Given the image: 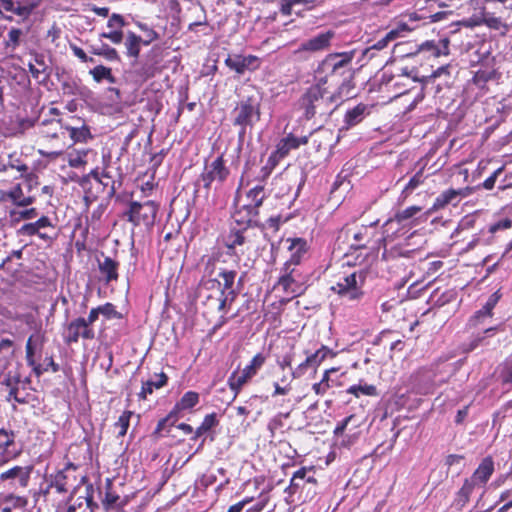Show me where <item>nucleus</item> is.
I'll list each match as a JSON object with an SVG mask.
<instances>
[{
    "instance_id": "nucleus-1",
    "label": "nucleus",
    "mask_w": 512,
    "mask_h": 512,
    "mask_svg": "<svg viewBox=\"0 0 512 512\" xmlns=\"http://www.w3.org/2000/svg\"><path fill=\"white\" fill-rule=\"evenodd\" d=\"M38 143L41 146L38 149L41 156L49 159L61 156L67 147L66 134L61 120L44 119L38 127Z\"/></svg>"
},
{
    "instance_id": "nucleus-2",
    "label": "nucleus",
    "mask_w": 512,
    "mask_h": 512,
    "mask_svg": "<svg viewBox=\"0 0 512 512\" xmlns=\"http://www.w3.org/2000/svg\"><path fill=\"white\" fill-rule=\"evenodd\" d=\"M262 99L258 94L242 97L231 110L232 125L238 128V137L244 138L248 130H252L261 119Z\"/></svg>"
},
{
    "instance_id": "nucleus-3",
    "label": "nucleus",
    "mask_w": 512,
    "mask_h": 512,
    "mask_svg": "<svg viewBox=\"0 0 512 512\" xmlns=\"http://www.w3.org/2000/svg\"><path fill=\"white\" fill-rule=\"evenodd\" d=\"M19 180L8 189L0 190V200L14 207L32 206L37 199L40 178L35 172H30L21 174Z\"/></svg>"
},
{
    "instance_id": "nucleus-4",
    "label": "nucleus",
    "mask_w": 512,
    "mask_h": 512,
    "mask_svg": "<svg viewBox=\"0 0 512 512\" xmlns=\"http://www.w3.org/2000/svg\"><path fill=\"white\" fill-rule=\"evenodd\" d=\"M367 274L368 272L364 269L354 270L350 273L344 272L337 277L330 290L342 300L359 303L366 295L364 286Z\"/></svg>"
},
{
    "instance_id": "nucleus-5",
    "label": "nucleus",
    "mask_w": 512,
    "mask_h": 512,
    "mask_svg": "<svg viewBox=\"0 0 512 512\" xmlns=\"http://www.w3.org/2000/svg\"><path fill=\"white\" fill-rule=\"evenodd\" d=\"M115 183V179L106 170L100 173L98 168L92 169L78 180V184L85 193L84 201L87 206L95 201L100 194H104L108 198L113 197L117 190Z\"/></svg>"
},
{
    "instance_id": "nucleus-6",
    "label": "nucleus",
    "mask_w": 512,
    "mask_h": 512,
    "mask_svg": "<svg viewBox=\"0 0 512 512\" xmlns=\"http://www.w3.org/2000/svg\"><path fill=\"white\" fill-rule=\"evenodd\" d=\"M406 233L404 225L399 223L393 217L389 218L382 225L381 236L378 237V244L383 248L382 258L385 260L395 259L397 257H409L413 252L412 249H407V244L393 245V242Z\"/></svg>"
},
{
    "instance_id": "nucleus-7",
    "label": "nucleus",
    "mask_w": 512,
    "mask_h": 512,
    "mask_svg": "<svg viewBox=\"0 0 512 512\" xmlns=\"http://www.w3.org/2000/svg\"><path fill=\"white\" fill-rule=\"evenodd\" d=\"M333 95H326L318 87H309L298 100V108L306 120L329 115L336 108Z\"/></svg>"
},
{
    "instance_id": "nucleus-8",
    "label": "nucleus",
    "mask_w": 512,
    "mask_h": 512,
    "mask_svg": "<svg viewBox=\"0 0 512 512\" xmlns=\"http://www.w3.org/2000/svg\"><path fill=\"white\" fill-rule=\"evenodd\" d=\"M159 207V203L153 200L144 202L131 200L127 209L123 212L122 218L133 226H144L150 229L155 223Z\"/></svg>"
},
{
    "instance_id": "nucleus-9",
    "label": "nucleus",
    "mask_w": 512,
    "mask_h": 512,
    "mask_svg": "<svg viewBox=\"0 0 512 512\" xmlns=\"http://www.w3.org/2000/svg\"><path fill=\"white\" fill-rule=\"evenodd\" d=\"M485 2L500 3L502 7L499 15L495 12L483 10L480 24L498 32L500 36H506L512 28V0H484Z\"/></svg>"
},
{
    "instance_id": "nucleus-10",
    "label": "nucleus",
    "mask_w": 512,
    "mask_h": 512,
    "mask_svg": "<svg viewBox=\"0 0 512 512\" xmlns=\"http://www.w3.org/2000/svg\"><path fill=\"white\" fill-rule=\"evenodd\" d=\"M18 234L26 237L37 236L44 243L51 244L57 237V220L48 215H40L35 221L27 222L18 229Z\"/></svg>"
},
{
    "instance_id": "nucleus-11",
    "label": "nucleus",
    "mask_w": 512,
    "mask_h": 512,
    "mask_svg": "<svg viewBox=\"0 0 512 512\" xmlns=\"http://www.w3.org/2000/svg\"><path fill=\"white\" fill-rule=\"evenodd\" d=\"M268 356L259 352L253 356L249 364H247L241 372L234 371L228 378V386L235 396H237L243 386L247 384L254 376L257 375L259 370L264 366Z\"/></svg>"
},
{
    "instance_id": "nucleus-12",
    "label": "nucleus",
    "mask_w": 512,
    "mask_h": 512,
    "mask_svg": "<svg viewBox=\"0 0 512 512\" xmlns=\"http://www.w3.org/2000/svg\"><path fill=\"white\" fill-rule=\"evenodd\" d=\"M352 59L353 52L329 54L318 67L320 68V73H325L326 77L338 85L341 78L347 74L348 65Z\"/></svg>"
},
{
    "instance_id": "nucleus-13",
    "label": "nucleus",
    "mask_w": 512,
    "mask_h": 512,
    "mask_svg": "<svg viewBox=\"0 0 512 512\" xmlns=\"http://www.w3.org/2000/svg\"><path fill=\"white\" fill-rule=\"evenodd\" d=\"M230 176V169L226 165L224 154H220L209 164H206L203 172L200 174L196 186L199 183L203 184V188L209 192L212 184L216 182L222 185Z\"/></svg>"
},
{
    "instance_id": "nucleus-14",
    "label": "nucleus",
    "mask_w": 512,
    "mask_h": 512,
    "mask_svg": "<svg viewBox=\"0 0 512 512\" xmlns=\"http://www.w3.org/2000/svg\"><path fill=\"white\" fill-rule=\"evenodd\" d=\"M37 5L35 0H0V17L8 21H13L14 16L26 20Z\"/></svg>"
},
{
    "instance_id": "nucleus-15",
    "label": "nucleus",
    "mask_w": 512,
    "mask_h": 512,
    "mask_svg": "<svg viewBox=\"0 0 512 512\" xmlns=\"http://www.w3.org/2000/svg\"><path fill=\"white\" fill-rule=\"evenodd\" d=\"M62 336L65 344L71 345L78 343L80 339L91 341L96 334L94 328L84 321V317H77L65 325Z\"/></svg>"
},
{
    "instance_id": "nucleus-16",
    "label": "nucleus",
    "mask_w": 512,
    "mask_h": 512,
    "mask_svg": "<svg viewBox=\"0 0 512 512\" xmlns=\"http://www.w3.org/2000/svg\"><path fill=\"white\" fill-rule=\"evenodd\" d=\"M363 420L356 414H351L340 421L333 433L336 437H342V445H351L359 438Z\"/></svg>"
},
{
    "instance_id": "nucleus-17",
    "label": "nucleus",
    "mask_w": 512,
    "mask_h": 512,
    "mask_svg": "<svg viewBox=\"0 0 512 512\" xmlns=\"http://www.w3.org/2000/svg\"><path fill=\"white\" fill-rule=\"evenodd\" d=\"M22 454V448L16 442V432L0 428V469Z\"/></svg>"
},
{
    "instance_id": "nucleus-18",
    "label": "nucleus",
    "mask_w": 512,
    "mask_h": 512,
    "mask_svg": "<svg viewBox=\"0 0 512 512\" xmlns=\"http://www.w3.org/2000/svg\"><path fill=\"white\" fill-rule=\"evenodd\" d=\"M221 283L217 279L202 280L197 288V296L205 299L206 303L213 301L218 310L225 308L228 295L220 288Z\"/></svg>"
},
{
    "instance_id": "nucleus-19",
    "label": "nucleus",
    "mask_w": 512,
    "mask_h": 512,
    "mask_svg": "<svg viewBox=\"0 0 512 512\" xmlns=\"http://www.w3.org/2000/svg\"><path fill=\"white\" fill-rule=\"evenodd\" d=\"M502 73L497 66L495 58L481 61L479 68L474 72L472 83L480 89H486L488 82H498Z\"/></svg>"
},
{
    "instance_id": "nucleus-20",
    "label": "nucleus",
    "mask_w": 512,
    "mask_h": 512,
    "mask_svg": "<svg viewBox=\"0 0 512 512\" xmlns=\"http://www.w3.org/2000/svg\"><path fill=\"white\" fill-rule=\"evenodd\" d=\"M31 466L15 465L0 473V485L3 487L26 488L29 484Z\"/></svg>"
},
{
    "instance_id": "nucleus-21",
    "label": "nucleus",
    "mask_w": 512,
    "mask_h": 512,
    "mask_svg": "<svg viewBox=\"0 0 512 512\" xmlns=\"http://www.w3.org/2000/svg\"><path fill=\"white\" fill-rule=\"evenodd\" d=\"M65 460L68 467H73L77 471L80 467L91 460V446L89 441L84 438L79 442L69 445Z\"/></svg>"
},
{
    "instance_id": "nucleus-22",
    "label": "nucleus",
    "mask_w": 512,
    "mask_h": 512,
    "mask_svg": "<svg viewBox=\"0 0 512 512\" xmlns=\"http://www.w3.org/2000/svg\"><path fill=\"white\" fill-rule=\"evenodd\" d=\"M351 250L371 249L380 250L376 231V223L369 226L362 225L353 234V242L350 244Z\"/></svg>"
},
{
    "instance_id": "nucleus-23",
    "label": "nucleus",
    "mask_w": 512,
    "mask_h": 512,
    "mask_svg": "<svg viewBox=\"0 0 512 512\" xmlns=\"http://www.w3.org/2000/svg\"><path fill=\"white\" fill-rule=\"evenodd\" d=\"M225 65L238 76L258 70L262 64L261 59L255 55L229 54L224 61Z\"/></svg>"
},
{
    "instance_id": "nucleus-24",
    "label": "nucleus",
    "mask_w": 512,
    "mask_h": 512,
    "mask_svg": "<svg viewBox=\"0 0 512 512\" xmlns=\"http://www.w3.org/2000/svg\"><path fill=\"white\" fill-rule=\"evenodd\" d=\"M251 242V230L247 227H231L224 237V246L230 255L237 254L239 247L249 245Z\"/></svg>"
},
{
    "instance_id": "nucleus-25",
    "label": "nucleus",
    "mask_w": 512,
    "mask_h": 512,
    "mask_svg": "<svg viewBox=\"0 0 512 512\" xmlns=\"http://www.w3.org/2000/svg\"><path fill=\"white\" fill-rule=\"evenodd\" d=\"M281 287L284 293L292 294L293 296L298 295L299 285V273L296 267L284 264L280 271V276L274 285V289Z\"/></svg>"
},
{
    "instance_id": "nucleus-26",
    "label": "nucleus",
    "mask_w": 512,
    "mask_h": 512,
    "mask_svg": "<svg viewBox=\"0 0 512 512\" xmlns=\"http://www.w3.org/2000/svg\"><path fill=\"white\" fill-rule=\"evenodd\" d=\"M450 40L445 37L441 38L438 41L436 40H427L421 43L420 45L415 46V51L417 57L428 56V57H440L447 56L450 54Z\"/></svg>"
},
{
    "instance_id": "nucleus-27",
    "label": "nucleus",
    "mask_w": 512,
    "mask_h": 512,
    "mask_svg": "<svg viewBox=\"0 0 512 512\" xmlns=\"http://www.w3.org/2000/svg\"><path fill=\"white\" fill-rule=\"evenodd\" d=\"M307 143L308 136L296 137L293 133H289L278 141L275 150L270 155L280 163L291 150H296Z\"/></svg>"
},
{
    "instance_id": "nucleus-28",
    "label": "nucleus",
    "mask_w": 512,
    "mask_h": 512,
    "mask_svg": "<svg viewBox=\"0 0 512 512\" xmlns=\"http://www.w3.org/2000/svg\"><path fill=\"white\" fill-rule=\"evenodd\" d=\"M129 501L130 497L128 495L120 496L113 490L112 484L109 482L105 487V494L101 504L104 512H126L125 507Z\"/></svg>"
},
{
    "instance_id": "nucleus-29",
    "label": "nucleus",
    "mask_w": 512,
    "mask_h": 512,
    "mask_svg": "<svg viewBox=\"0 0 512 512\" xmlns=\"http://www.w3.org/2000/svg\"><path fill=\"white\" fill-rule=\"evenodd\" d=\"M473 191V188L465 187L461 189H447L440 193L434 200L432 210L444 209L447 205L452 204L457 206L461 198L469 196Z\"/></svg>"
},
{
    "instance_id": "nucleus-30",
    "label": "nucleus",
    "mask_w": 512,
    "mask_h": 512,
    "mask_svg": "<svg viewBox=\"0 0 512 512\" xmlns=\"http://www.w3.org/2000/svg\"><path fill=\"white\" fill-rule=\"evenodd\" d=\"M76 471L73 467H68L67 464L57 472L50 474V487H54L55 491L59 494H65L68 491V486L71 482L77 481Z\"/></svg>"
},
{
    "instance_id": "nucleus-31",
    "label": "nucleus",
    "mask_w": 512,
    "mask_h": 512,
    "mask_svg": "<svg viewBox=\"0 0 512 512\" xmlns=\"http://www.w3.org/2000/svg\"><path fill=\"white\" fill-rule=\"evenodd\" d=\"M409 76L410 73L407 72L406 68H403L402 74L399 75H388L387 72H384L381 78V85H383L387 91L393 92L394 97H399L408 91L403 80H407Z\"/></svg>"
},
{
    "instance_id": "nucleus-32",
    "label": "nucleus",
    "mask_w": 512,
    "mask_h": 512,
    "mask_svg": "<svg viewBox=\"0 0 512 512\" xmlns=\"http://www.w3.org/2000/svg\"><path fill=\"white\" fill-rule=\"evenodd\" d=\"M336 87L337 90L333 93V102L335 107H337L343 101L356 96L353 75L349 69L347 70V74L341 78L340 83Z\"/></svg>"
},
{
    "instance_id": "nucleus-33",
    "label": "nucleus",
    "mask_w": 512,
    "mask_h": 512,
    "mask_svg": "<svg viewBox=\"0 0 512 512\" xmlns=\"http://www.w3.org/2000/svg\"><path fill=\"white\" fill-rule=\"evenodd\" d=\"M22 383L20 374L17 371H8L4 375L2 385L8 390L7 400H14L19 404L27 403V399L20 393L19 385Z\"/></svg>"
},
{
    "instance_id": "nucleus-34",
    "label": "nucleus",
    "mask_w": 512,
    "mask_h": 512,
    "mask_svg": "<svg viewBox=\"0 0 512 512\" xmlns=\"http://www.w3.org/2000/svg\"><path fill=\"white\" fill-rule=\"evenodd\" d=\"M311 471H313V467H301L295 471L292 475L289 486L286 488V492L289 495H294L299 490L303 489L306 483L316 484L317 480L315 477L313 475H308Z\"/></svg>"
},
{
    "instance_id": "nucleus-35",
    "label": "nucleus",
    "mask_w": 512,
    "mask_h": 512,
    "mask_svg": "<svg viewBox=\"0 0 512 512\" xmlns=\"http://www.w3.org/2000/svg\"><path fill=\"white\" fill-rule=\"evenodd\" d=\"M125 24L126 23L122 15L113 13L107 22V27L110 28L111 31L103 32L100 36L110 40L113 44H120L123 41L124 33L122 29Z\"/></svg>"
},
{
    "instance_id": "nucleus-36",
    "label": "nucleus",
    "mask_w": 512,
    "mask_h": 512,
    "mask_svg": "<svg viewBox=\"0 0 512 512\" xmlns=\"http://www.w3.org/2000/svg\"><path fill=\"white\" fill-rule=\"evenodd\" d=\"M46 340V332L42 329L41 325L35 327V331L26 341L25 358H36V355L42 352Z\"/></svg>"
},
{
    "instance_id": "nucleus-37",
    "label": "nucleus",
    "mask_w": 512,
    "mask_h": 512,
    "mask_svg": "<svg viewBox=\"0 0 512 512\" xmlns=\"http://www.w3.org/2000/svg\"><path fill=\"white\" fill-rule=\"evenodd\" d=\"M495 471L494 460L491 456L482 459L472 476L469 478L476 486L486 485Z\"/></svg>"
},
{
    "instance_id": "nucleus-38",
    "label": "nucleus",
    "mask_w": 512,
    "mask_h": 512,
    "mask_svg": "<svg viewBox=\"0 0 512 512\" xmlns=\"http://www.w3.org/2000/svg\"><path fill=\"white\" fill-rule=\"evenodd\" d=\"M411 30L412 29L406 23H398V25L395 28L391 29L389 32H387L384 37L377 40L373 45L368 47L365 50V54H368L372 50H383L387 48L390 42L396 40L403 33L410 32Z\"/></svg>"
},
{
    "instance_id": "nucleus-39",
    "label": "nucleus",
    "mask_w": 512,
    "mask_h": 512,
    "mask_svg": "<svg viewBox=\"0 0 512 512\" xmlns=\"http://www.w3.org/2000/svg\"><path fill=\"white\" fill-rule=\"evenodd\" d=\"M259 211L248 204L239 206L235 205V211L232 214V218L236 223L237 227H247L249 229L250 224L255 221L258 217Z\"/></svg>"
},
{
    "instance_id": "nucleus-40",
    "label": "nucleus",
    "mask_w": 512,
    "mask_h": 512,
    "mask_svg": "<svg viewBox=\"0 0 512 512\" xmlns=\"http://www.w3.org/2000/svg\"><path fill=\"white\" fill-rule=\"evenodd\" d=\"M334 37L333 31H326L306 40L301 44V50L309 52H318L327 49Z\"/></svg>"
},
{
    "instance_id": "nucleus-41",
    "label": "nucleus",
    "mask_w": 512,
    "mask_h": 512,
    "mask_svg": "<svg viewBox=\"0 0 512 512\" xmlns=\"http://www.w3.org/2000/svg\"><path fill=\"white\" fill-rule=\"evenodd\" d=\"M287 242H290V245L288 246L290 258L284 264L297 267L307 252V242L303 238H289L287 239Z\"/></svg>"
},
{
    "instance_id": "nucleus-42",
    "label": "nucleus",
    "mask_w": 512,
    "mask_h": 512,
    "mask_svg": "<svg viewBox=\"0 0 512 512\" xmlns=\"http://www.w3.org/2000/svg\"><path fill=\"white\" fill-rule=\"evenodd\" d=\"M28 500L26 497L9 494L0 502L1 512H25Z\"/></svg>"
},
{
    "instance_id": "nucleus-43",
    "label": "nucleus",
    "mask_w": 512,
    "mask_h": 512,
    "mask_svg": "<svg viewBox=\"0 0 512 512\" xmlns=\"http://www.w3.org/2000/svg\"><path fill=\"white\" fill-rule=\"evenodd\" d=\"M199 393L187 391L170 411V416L178 417V413L194 408L199 403Z\"/></svg>"
},
{
    "instance_id": "nucleus-44",
    "label": "nucleus",
    "mask_w": 512,
    "mask_h": 512,
    "mask_svg": "<svg viewBox=\"0 0 512 512\" xmlns=\"http://www.w3.org/2000/svg\"><path fill=\"white\" fill-rule=\"evenodd\" d=\"M156 380H147L142 382L141 391L138 393L140 400H146L148 395H151L154 389H160L164 387L168 382V376L161 372L155 375Z\"/></svg>"
},
{
    "instance_id": "nucleus-45",
    "label": "nucleus",
    "mask_w": 512,
    "mask_h": 512,
    "mask_svg": "<svg viewBox=\"0 0 512 512\" xmlns=\"http://www.w3.org/2000/svg\"><path fill=\"white\" fill-rule=\"evenodd\" d=\"M290 300L291 298H281L269 304L265 309L264 319L274 324L280 323L284 307Z\"/></svg>"
},
{
    "instance_id": "nucleus-46",
    "label": "nucleus",
    "mask_w": 512,
    "mask_h": 512,
    "mask_svg": "<svg viewBox=\"0 0 512 512\" xmlns=\"http://www.w3.org/2000/svg\"><path fill=\"white\" fill-rule=\"evenodd\" d=\"M450 69H451L450 64H446V65H443V66L437 68L435 71H433V73L430 76L425 77V79H424L425 84H433L434 85L437 79L442 78L443 79L442 82L436 83V92H439L441 90L442 84L445 86H449V84L451 83Z\"/></svg>"
},
{
    "instance_id": "nucleus-47",
    "label": "nucleus",
    "mask_w": 512,
    "mask_h": 512,
    "mask_svg": "<svg viewBox=\"0 0 512 512\" xmlns=\"http://www.w3.org/2000/svg\"><path fill=\"white\" fill-rule=\"evenodd\" d=\"M118 269L119 262L111 257H105L103 261L99 262V271L104 276L106 283L118 280Z\"/></svg>"
},
{
    "instance_id": "nucleus-48",
    "label": "nucleus",
    "mask_w": 512,
    "mask_h": 512,
    "mask_svg": "<svg viewBox=\"0 0 512 512\" xmlns=\"http://www.w3.org/2000/svg\"><path fill=\"white\" fill-rule=\"evenodd\" d=\"M266 197L267 193L264 184H255L246 193V198L249 201L247 204L258 211Z\"/></svg>"
},
{
    "instance_id": "nucleus-49",
    "label": "nucleus",
    "mask_w": 512,
    "mask_h": 512,
    "mask_svg": "<svg viewBox=\"0 0 512 512\" xmlns=\"http://www.w3.org/2000/svg\"><path fill=\"white\" fill-rule=\"evenodd\" d=\"M126 54L132 58H138L141 51L142 37L135 34L132 31H128L126 34L125 42Z\"/></svg>"
},
{
    "instance_id": "nucleus-50",
    "label": "nucleus",
    "mask_w": 512,
    "mask_h": 512,
    "mask_svg": "<svg viewBox=\"0 0 512 512\" xmlns=\"http://www.w3.org/2000/svg\"><path fill=\"white\" fill-rule=\"evenodd\" d=\"M67 133L72 140V143L67 144V147H70L76 143H87L89 140L93 139L90 127L87 124L79 127H70V131Z\"/></svg>"
},
{
    "instance_id": "nucleus-51",
    "label": "nucleus",
    "mask_w": 512,
    "mask_h": 512,
    "mask_svg": "<svg viewBox=\"0 0 512 512\" xmlns=\"http://www.w3.org/2000/svg\"><path fill=\"white\" fill-rule=\"evenodd\" d=\"M425 166H422L408 181L401 192V197L406 199L410 196L420 185H422L427 176L424 175Z\"/></svg>"
},
{
    "instance_id": "nucleus-52",
    "label": "nucleus",
    "mask_w": 512,
    "mask_h": 512,
    "mask_svg": "<svg viewBox=\"0 0 512 512\" xmlns=\"http://www.w3.org/2000/svg\"><path fill=\"white\" fill-rule=\"evenodd\" d=\"M367 106L363 103L356 105L354 108L348 110L344 116V122L348 127L359 124L366 113Z\"/></svg>"
},
{
    "instance_id": "nucleus-53",
    "label": "nucleus",
    "mask_w": 512,
    "mask_h": 512,
    "mask_svg": "<svg viewBox=\"0 0 512 512\" xmlns=\"http://www.w3.org/2000/svg\"><path fill=\"white\" fill-rule=\"evenodd\" d=\"M279 165V162L269 155L266 163L260 168L258 174L253 179L256 184H266L274 169Z\"/></svg>"
},
{
    "instance_id": "nucleus-54",
    "label": "nucleus",
    "mask_w": 512,
    "mask_h": 512,
    "mask_svg": "<svg viewBox=\"0 0 512 512\" xmlns=\"http://www.w3.org/2000/svg\"><path fill=\"white\" fill-rule=\"evenodd\" d=\"M475 487L476 485L469 478H466L462 487L456 493L455 504L460 508L464 507L469 502Z\"/></svg>"
},
{
    "instance_id": "nucleus-55",
    "label": "nucleus",
    "mask_w": 512,
    "mask_h": 512,
    "mask_svg": "<svg viewBox=\"0 0 512 512\" xmlns=\"http://www.w3.org/2000/svg\"><path fill=\"white\" fill-rule=\"evenodd\" d=\"M89 74L92 76L93 80L97 83H100L104 80L107 82L114 84L116 83V77L112 73V69L106 67L104 65H97L89 71Z\"/></svg>"
},
{
    "instance_id": "nucleus-56",
    "label": "nucleus",
    "mask_w": 512,
    "mask_h": 512,
    "mask_svg": "<svg viewBox=\"0 0 512 512\" xmlns=\"http://www.w3.org/2000/svg\"><path fill=\"white\" fill-rule=\"evenodd\" d=\"M29 72L32 77L36 80H39L41 75L43 78L40 81H44L48 77V66L46 65L42 56H35L34 63L30 62L28 64Z\"/></svg>"
},
{
    "instance_id": "nucleus-57",
    "label": "nucleus",
    "mask_w": 512,
    "mask_h": 512,
    "mask_svg": "<svg viewBox=\"0 0 512 512\" xmlns=\"http://www.w3.org/2000/svg\"><path fill=\"white\" fill-rule=\"evenodd\" d=\"M315 84L310 87H318L321 92L326 95H333L334 91L331 89L336 87V83H334L330 78L325 76V73H320V68L317 67L315 71Z\"/></svg>"
},
{
    "instance_id": "nucleus-58",
    "label": "nucleus",
    "mask_w": 512,
    "mask_h": 512,
    "mask_svg": "<svg viewBox=\"0 0 512 512\" xmlns=\"http://www.w3.org/2000/svg\"><path fill=\"white\" fill-rule=\"evenodd\" d=\"M315 84L310 87H318L321 92L326 95H333L334 91L331 89L336 87V83H334L330 78L325 76V73H320V68L317 67L315 71Z\"/></svg>"
},
{
    "instance_id": "nucleus-59",
    "label": "nucleus",
    "mask_w": 512,
    "mask_h": 512,
    "mask_svg": "<svg viewBox=\"0 0 512 512\" xmlns=\"http://www.w3.org/2000/svg\"><path fill=\"white\" fill-rule=\"evenodd\" d=\"M93 152L91 149L74 150L68 155V165L72 168H81L87 164V156Z\"/></svg>"
},
{
    "instance_id": "nucleus-60",
    "label": "nucleus",
    "mask_w": 512,
    "mask_h": 512,
    "mask_svg": "<svg viewBox=\"0 0 512 512\" xmlns=\"http://www.w3.org/2000/svg\"><path fill=\"white\" fill-rule=\"evenodd\" d=\"M346 392L348 394H352L354 395L355 397H360L361 395H366V396H377L378 395V392H377V388L375 385H372V384H367V383H359L357 385H352L350 386Z\"/></svg>"
},
{
    "instance_id": "nucleus-61",
    "label": "nucleus",
    "mask_w": 512,
    "mask_h": 512,
    "mask_svg": "<svg viewBox=\"0 0 512 512\" xmlns=\"http://www.w3.org/2000/svg\"><path fill=\"white\" fill-rule=\"evenodd\" d=\"M133 414L134 413L132 411L125 410L114 423V428L117 430V438H122L127 434L128 428L130 426V419Z\"/></svg>"
},
{
    "instance_id": "nucleus-62",
    "label": "nucleus",
    "mask_w": 512,
    "mask_h": 512,
    "mask_svg": "<svg viewBox=\"0 0 512 512\" xmlns=\"http://www.w3.org/2000/svg\"><path fill=\"white\" fill-rule=\"evenodd\" d=\"M23 32L20 28H11L7 34V38L4 41V47L10 52H14L20 45L21 37Z\"/></svg>"
},
{
    "instance_id": "nucleus-63",
    "label": "nucleus",
    "mask_w": 512,
    "mask_h": 512,
    "mask_svg": "<svg viewBox=\"0 0 512 512\" xmlns=\"http://www.w3.org/2000/svg\"><path fill=\"white\" fill-rule=\"evenodd\" d=\"M498 378L502 385L512 384V357L507 358L499 365Z\"/></svg>"
},
{
    "instance_id": "nucleus-64",
    "label": "nucleus",
    "mask_w": 512,
    "mask_h": 512,
    "mask_svg": "<svg viewBox=\"0 0 512 512\" xmlns=\"http://www.w3.org/2000/svg\"><path fill=\"white\" fill-rule=\"evenodd\" d=\"M416 44L412 42H398L394 45L393 52L398 57H413L416 58L415 51Z\"/></svg>"
}]
</instances>
